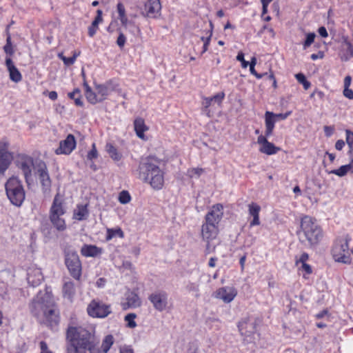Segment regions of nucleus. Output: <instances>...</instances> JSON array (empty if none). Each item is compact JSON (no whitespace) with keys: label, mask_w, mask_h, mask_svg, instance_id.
I'll use <instances>...</instances> for the list:
<instances>
[{"label":"nucleus","mask_w":353,"mask_h":353,"mask_svg":"<svg viewBox=\"0 0 353 353\" xmlns=\"http://www.w3.org/2000/svg\"><path fill=\"white\" fill-rule=\"evenodd\" d=\"M67 339L70 344L67 353H96L94 336L81 327H70L67 331Z\"/></svg>","instance_id":"nucleus-1"},{"label":"nucleus","mask_w":353,"mask_h":353,"mask_svg":"<svg viewBox=\"0 0 353 353\" xmlns=\"http://www.w3.org/2000/svg\"><path fill=\"white\" fill-rule=\"evenodd\" d=\"M31 313L40 322L50 324L58 323V316L54 307V301L51 292L46 290L40 291L30 305Z\"/></svg>","instance_id":"nucleus-2"},{"label":"nucleus","mask_w":353,"mask_h":353,"mask_svg":"<svg viewBox=\"0 0 353 353\" xmlns=\"http://www.w3.org/2000/svg\"><path fill=\"white\" fill-rule=\"evenodd\" d=\"M139 178L145 182H149L157 190L162 188L164 183L163 174L152 158L143 159L139 165Z\"/></svg>","instance_id":"nucleus-3"},{"label":"nucleus","mask_w":353,"mask_h":353,"mask_svg":"<svg viewBox=\"0 0 353 353\" xmlns=\"http://www.w3.org/2000/svg\"><path fill=\"white\" fill-rule=\"evenodd\" d=\"M298 235L302 243L307 241L309 245H314L321 241L323 232L315 219L310 216H304L301 220V230Z\"/></svg>","instance_id":"nucleus-4"},{"label":"nucleus","mask_w":353,"mask_h":353,"mask_svg":"<svg viewBox=\"0 0 353 353\" xmlns=\"http://www.w3.org/2000/svg\"><path fill=\"white\" fill-rule=\"evenodd\" d=\"M67 206L63 195L59 193L54 196L49 210V219L52 225L59 231L66 229V223L63 216L66 213Z\"/></svg>","instance_id":"nucleus-5"},{"label":"nucleus","mask_w":353,"mask_h":353,"mask_svg":"<svg viewBox=\"0 0 353 353\" xmlns=\"http://www.w3.org/2000/svg\"><path fill=\"white\" fill-rule=\"evenodd\" d=\"M8 199L12 204L20 207L26 198V192L21 181L16 176H12L5 183Z\"/></svg>","instance_id":"nucleus-6"},{"label":"nucleus","mask_w":353,"mask_h":353,"mask_svg":"<svg viewBox=\"0 0 353 353\" xmlns=\"http://www.w3.org/2000/svg\"><path fill=\"white\" fill-rule=\"evenodd\" d=\"M351 238L348 234L337 239L331 250L332 256L336 262L342 263H350L349 243Z\"/></svg>","instance_id":"nucleus-7"},{"label":"nucleus","mask_w":353,"mask_h":353,"mask_svg":"<svg viewBox=\"0 0 353 353\" xmlns=\"http://www.w3.org/2000/svg\"><path fill=\"white\" fill-rule=\"evenodd\" d=\"M16 164L23 174L26 183L30 185L32 183V170L35 171L36 161L31 157L21 154L18 156Z\"/></svg>","instance_id":"nucleus-8"},{"label":"nucleus","mask_w":353,"mask_h":353,"mask_svg":"<svg viewBox=\"0 0 353 353\" xmlns=\"http://www.w3.org/2000/svg\"><path fill=\"white\" fill-rule=\"evenodd\" d=\"M65 263L70 275L74 279L79 280L81 276V263L77 253L74 251L65 252Z\"/></svg>","instance_id":"nucleus-9"},{"label":"nucleus","mask_w":353,"mask_h":353,"mask_svg":"<svg viewBox=\"0 0 353 353\" xmlns=\"http://www.w3.org/2000/svg\"><path fill=\"white\" fill-rule=\"evenodd\" d=\"M34 172L38 175L43 192H49L51 188L52 181L46 163L41 160H36Z\"/></svg>","instance_id":"nucleus-10"},{"label":"nucleus","mask_w":353,"mask_h":353,"mask_svg":"<svg viewBox=\"0 0 353 353\" xmlns=\"http://www.w3.org/2000/svg\"><path fill=\"white\" fill-rule=\"evenodd\" d=\"M87 311L90 316L96 318H104L111 312L110 305L96 300L90 302Z\"/></svg>","instance_id":"nucleus-11"},{"label":"nucleus","mask_w":353,"mask_h":353,"mask_svg":"<svg viewBox=\"0 0 353 353\" xmlns=\"http://www.w3.org/2000/svg\"><path fill=\"white\" fill-rule=\"evenodd\" d=\"M149 300L153 307L158 311L162 312L168 305V294L164 291H157L149 296Z\"/></svg>","instance_id":"nucleus-12"},{"label":"nucleus","mask_w":353,"mask_h":353,"mask_svg":"<svg viewBox=\"0 0 353 353\" xmlns=\"http://www.w3.org/2000/svg\"><path fill=\"white\" fill-rule=\"evenodd\" d=\"M76 140L74 137L69 134L65 139L60 141L59 147L56 149L57 154H70L76 148Z\"/></svg>","instance_id":"nucleus-13"},{"label":"nucleus","mask_w":353,"mask_h":353,"mask_svg":"<svg viewBox=\"0 0 353 353\" xmlns=\"http://www.w3.org/2000/svg\"><path fill=\"white\" fill-rule=\"evenodd\" d=\"M12 158L11 154L8 151L7 143L0 142V174H3L8 168Z\"/></svg>","instance_id":"nucleus-14"},{"label":"nucleus","mask_w":353,"mask_h":353,"mask_svg":"<svg viewBox=\"0 0 353 353\" xmlns=\"http://www.w3.org/2000/svg\"><path fill=\"white\" fill-rule=\"evenodd\" d=\"M223 215V208L221 204L214 205L210 210L205 215L206 222L214 223L219 226V223L221 221Z\"/></svg>","instance_id":"nucleus-15"},{"label":"nucleus","mask_w":353,"mask_h":353,"mask_svg":"<svg viewBox=\"0 0 353 353\" xmlns=\"http://www.w3.org/2000/svg\"><path fill=\"white\" fill-rule=\"evenodd\" d=\"M256 321L250 319V318L242 319L238 325L241 335L246 337H250L256 332Z\"/></svg>","instance_id":"nucleus-16"},{"label":"nucleus","mask_w":353,"mask_h":353,"mask_svg":"<svg viewBox=\"0 0 353 353\" xmlns=\"http://www.w3.org/2000/svg\"><path fill=\"white\" fill-rule=\"evenodd\" d=\"M237 291L234 288L226 286L218 289L215 297L221 299L224 303H228L234 300Z\"/></svg>","instance_id":"nucleus-17"},{"label":"nucleus","mask_w":353,"mask_h":353,"mask_svg":"<svg viewBox=\"0 0 353 353\" xmlns=\"http://www.w3.org/2000/svg\"><path fill=\"white\" fill-rule=\"evenodd\" d=\"M219 233V226L210 222H206L202 225L201 235L203 240L209 242L214 239Z\"/></svg>","instance_id":"nucleus-18"},{"label":"nucleus","mask_w":353,"mask_h":353,"mask_svg":"<svg viewBox=\"0 0 353 353\" xmlns=\"http://www.w3.org/2000/svg\"><path fill=\"white\" fill-rule=\"evenodd\" d=\"M161 6L159 0H148L144 6L143 14L149 18H155L159 14Z\"/></svg>","instance_id":"nucleus-19"},{"label":"nucleus","mask_w":353,"mask_h":353,"mask_svg":"<svg viewBox=\"0 0 353 353\" xmlns=\"http://www.w3.org/2000/svg\"><path fill=\"white\" fill-rule=\"evenodd\" d=\"M257 143L261 145L259 149L260 152L268 155L274 154L280 150L279 148L269 142L265 136H259Z\"/></svg>","instance_id":"nucleus-20"},{"label":"nucleus","mask_w":353,"mask_h":353,"mask_svg":"<svg viewBox=\"0 0 353 353\" xmlns=\"http://www.w3.org/2000/svg\"><path fill=\"white\" fill-rule=\"evenodd\" d=\"M28 282L33 287L37 286L43 280V276L40 269L36 268H29L28 271Z\"/></svg>","instance_id":"nucleus-21"},{"label":"nucleus","mask_w":353,"mask_h":353,"mask_svg":"<svg viewBox=\"0 0 353 353\" xmlns=\"http://www.w3.org/2000/svg\"><path fill=\"white\" fill-rule=\"evenodd\" d=\"M248 213L250 216L253 219L250 222V228H252L255 225H259L261 224V221L259 219V212L261 211V207L256 203L252 202L248 205Z\"/></svg>","instance_id":"nucleus-22"},{"label":"nucleus","mask_w":353,"mask_h":353,"mask_svg":"<svg viewBox=\"0 0 353 353\" xmlns=\"http://www.w3.org/2000/svg\"><path fill=\"white\" fill-rule=\"evenodd\" d=\"M103 252V249L94 245L85 244L81 249V254L85 257H95Z\"/></svg>","instance_id":"nucleus-23"},{"label":"nucleus","mask_w":353,"mask_h":353,"mask_svg":"<svg viewBox=\"0 0 353 353\" xmlns=\"http://www.w3.org/2000/svg\"><path fill=\"white\" fill-rule=\"evenodd\" d=\"M6 65L9 71L10 79L16 83L19 82L22 79L21 74L10 58L6 59Z\"/></svg>","instance_id":"nucleus-24"},{"label":"nucleus","mask_w":353,"mask_h":353,"mask_svg":"<svg viewBox=\"0 0 353 353\" xmlns=\"http://www.w3.org/2000/svg\"><path fill=\"white\" fill-rule=\"evenodd\" d=\"M88 214L89 211L88 210V204H79L74 210L73 219L77 221L85 220L88 218Z\"/></svg>","instance_id":"nucleus-25"},{"label":"nucleus","mask_w":353,"mask_h":353,"mask_svg":"<svg viewBox=\"0 0 353 353\" xmlns=\"http://www.w3.org/2000/svg\"><path fill=\"white\" fill-rule=\"evenodd\" d=\"M276 122V119L274 118V113L267 111L265 114V137H269L272 134Z\"/></svg>","instance_id":"nucleus-26"},{"label":"nucleus","mask_w":353,"mask_h":353,"mask_svg":"<svg viewBox=\"0 0 353 353\" xmlns=\"http://www.w3.org/2000/svg\"><path fill=\"white\" fill-rule=\"evenodd\" d=\"M134 130L137 137L141 139H145L144 132L148 130L145 125L144 120L141 118H137L134 122Z\"/></svg>","instance_id":"nucleus-27"},{"label":"nucleus","mask_w":353,"mask_h":353,"mask_svg":"<svg viewBox=\"0 0 353 353\" xmlns=\"http://www.w3.org/2000/svg\"><path fill=\"white\" fill-rule=\"evenodd\" d=\"M114 343L112 335H107L102 341L101 350L96 347V353H107Z\"/></svg>","instance_id":"nucleus-28"},{"label":"nucleus","mask_w":353,"mask_h":353,"mask_svg":"<svg viewBox=\"0 0 353 353\" xmlns=\"http://www.w3.org/2000/svg\"><path fill=\"white\" fill-rule=\"evenodd\" d=\"M100 101H103L110 94L111 88L109 85L98 84L95 85Z\"/></svg>","instance_id":"nucleus-29"},{"label":"nucleus","mask_w":353,"mask_h":353,"mask_svg":"<svg viewBox=\"0 0 353 353\" xmlns=\"http://www.w3.org/2000/svg\"><path fill=\"white\" fill-rule=\"evenodd\" d=\"M343 53L341 56V59L343 61H348L353 57V46L347 41H345L343 45Z\"/></svg>","instance_id":"nucleus-30"},{"label":"nucleus","mask_w":353,"mask_h":353,"mask_svg":"<svg viewBox=\"0 0 353 353\" xmlns=\"http://www.w3.org/2000/svg\"><path fill=\"white\" fill-rule=\"evenodd\" d=\"M114 237H119L123 239L124 237V233L121 228L117 227L114 228H107L106 230V241H110Z\"/></svg>","instance_id":"nucleus-31"},{"label":"nucleus","mask_w":353,"mask_h":353,"mask_svg":"<svg viewBox=\"0 0 353 353\" xmlns=\"http://www.w3.org/2000/svg\"><path fill=\"white\" fill-rule=\"evenodd\" d=\"M63 293L65 297L71 299L75 294L74 283L71 281H67L63 287Z\"/></svg>","instance_id":"nucleus-32"},{"label":"nucleus","mask_w":353,"mask_h":353,"mask_svg":"<svg viewBox=\"0 0 353 353\" xmlns=\"http://www.w3.org/2000/svg\"><path fill=\"white\" fill-rule=\"evenodd\" d=\"M105 150L114 161H118L121 159V154L118 152L117 148L112 144L107 143Z\"/></svg>","instance_id":"nucleus-33"},{"label":"nucleus","mask_w":353,"mask_h":353,"mask_svg":"<svg viewBox=\"0 0 353 353\" xmlns=\"http://www.w3.org/2000/svg\"><path fill=\"white\" fill-rule=\"evenodd\" d=\"M127 305L128 307H135L140 305V299L137 294L134 293H130L127 296Z\"/></svg>","instance_id":"nucleus-34"},{"label":"nucleus","mask_w":353,"mask_h":353,"mask_svg":"<svg viewBox=\"0 0 353 353\" xmlns=\"http://www.w3.org/2000/svg\"><path fill=\"white\" fill-rule=\"evenodd\" d=\"M348 172H351V170L347 164L341 166L339 169L327 171L329 174H334L340 177L345 176Z\"/></svg>","instance_id":"nucleus-35"},{"label":"nucleus","mask_w":353,"mask_h":353,"mask_svg":"<svg viewBox=\"0 0 353 353\" xmlns=\"http://www.w3.org/2000/svg\"><path fill=\"white\" fill-rule=\"evenodd\" d=\"M85 94L86 99L90 103L95 104L99 102H101L97 92H94L91 90L88 92H85Z\"/></svg>","instance_id":"nucleus-36"},{"label":"nucleus","mask_w":353,"mask_h":353,"mask_svg":"<svg viewBox=\"0 0 353 353\" xmlns=\"http://www.w3.org/2000/svg\"><path fill=\"white\" fill-rule=\"evenodd\" d=\"M296 80L299 83H301L305 90H307L310 88L311 83L306 79L303 74L298 73L295 75Z\"/></svg>","instance_id":"nucleus-37"},{"label":"nucleus","mask_w":353,"mask_h":353,"mask_svg":"<svg viewBox=\"0 0 353 353\" xmlns=\"http://www.w3.org/2000/svg\"><path fill=\"white\" fill-rule=\"evenodd\" d=\"M130 200H131V196L128 191L123 190L119 193V201L121 204H127L130 201Z\"/></svg>","instance_id":"nucleus-38"},{"label":"nucleus","mask_w":353,"mask_h":353,"mask_svg":"<svg viewBox=\"0 0 353 353\" xmlns=\"http://www.w3.org/2000/svg\"><path fill=\"white\" fill-rule=\"evenodd\" d=\"M135 318L136 314L134 313H130L125 316V321L128 323V327L130 328H134L137 326V323L134 321Z\"/></svg>","instance_id":"nucleus-39"},{"label":"nucleus","mask_w":353,"mask_h":353,"mask_svg":"<svg viewBox=\"0 0 353 353\" xmlns=\"http://www.w3.org/2000/svg\"><path fill=\"white\" fill-rule=\"evenodd\" d=\"M346 134V142L350 148V151H353V132L350 130H345Z\"/></svg>","instance_id":"nucleus-40"},{"label":"nucleus","mask_w":353,"mask_h":353,"mask_svg":"<svg viewBox=\"0 0 353 353\" xmlns=\"http://www.w3.org/2000/svg\"><path fill=\"white\" fill-rule=\"evenodd\" d=\"M203 170L202 168H192L188 170V175L190 178H193L194 176H200L201 174L203 173Z\"/></svg>","instance_id":"nucleus-41"},{"label":"nucleus","mask_w":353,"mask_h":353,"mask_svg":"<svg viewBox=\"0 0 353 353\" xmlns=\"http://www.w3.org/2000/svg\"><path fill=\"white\" fill-rule=\"evenodd\" d=\"M314 33H309L307 34L306 39L303 43V48L307 49L314 42L315 38Z\"/></svg>","instance_id":"nucleus-42"},{"label":"nucleus","mask_w":353,"mask_h":353,"mask_svg":"<svg viewBox=\"0 0 353 353\" xmlns=\"http://www.w3.org/2000/svg\"><path fill=\"white\" fill-rule=\"evenodd\" d=\"M59 57L63 61L64 64L69 66L75 62V57H65L62 53L59 54Z\"/></svg>","instance_id":"nucleus-43"},{"label":"nucleus","mask_w":353,"mask_h":353,"mask_svg":"<svg viewBox=\"0 0 353 353\" xmlns=\"http://www.w3.org/2000/svg\"><path fill=\"white\" fill-rule=\"evenodd\" d=\"M3 49L5 52L10 55H12L14 52L11 43V37L10 35L7 37L6 44L5 45Z\"/></svg>","instance_id":"nucleus-44"},{"label":"nucleus","mask_w":353,"mask_h":353,"mask_svg":"<svg viewBox=\"0 0 353 353\" xmlns=\"http://www.w3.org/2000/svg\"><path fill=\"white\" fill-rule=\"evenodd\" d=\"M188 353H199V345L196 342H190L188 347Z\"/></svg>","instance_id":"nucleus-45"},{"label":"nucleus","mask_w":353,"mask_h":353,"mask_svg":"<svg viewBox=\"0 0 353 353\" xmlns=\"http://www.w3.org/2000/svg\"><path fill=\"white\" fill-rule=\"evenodd\" d=\"M224 97V92H219L210 98L213 102L216 103L218 105H220L222 103Z\"/></svg>","instance_id":"nucleus-46"},{"label":"nucleus","mask_w":353,"mask_h":353,"mask_svg":"<svg viewBox=\"0 0 353 353\" xmlns=\"http://www.w3.org/2000/svg\"><path fill=\"white\" fill-rule=\"evenodd\" d=\"M236 60L241 62V66L243 68H246L249 65V62L244 59V53L243 52H239Z\"/></svg>","instance_id":"nucleus-47"},{"label":"nucleus","mask_w":353,"mask_h":353,"mask_svg":"<svg viewBox=\"0 0 353 353\" xmlns=\"http://www.w3.org/2000/svg\"><path fill=\"white\" fill-rule=\"evenodd\" d=\"M186 288L189 292H199V285L196 283H189Z\"/></svg>","instance_id":"nucleus-48"},{"label":"nucleus","mask_w":353,"mask_h":353,"mask_svg":"<svg viewBox=\"0 0 353 353\" xmlns=\"http://www.w3.org/2000/svg\"><path fill=\"white\" fill-rule=\"evenodd\" d=\"M125 41L126 38L125 35L122 32H120L117 40V44L119 46L120 48H122L125 43Z\"/></svg>","instance_id":"nucleus-49"},{"label":"nucleus","mask_w":353,"mask_h":353,"mask_svg":"<svg viewBox=\"0 0 353 353\" xmlns=\"http://www.w3.org/2000/svg\"><path fill=\"white\" fill-rule=\"evenodd\" d=\"M213 101L210 97H203L202 105L203 106L205 111L207 112L208 108L212 104Z\"/></svg>","instance_id":"nucleus-50"},{"label":"nucleus","mask_w":353,"mask_h":353,"mask_svg":"<svg viewBox=\"0 0 353 353\" xmlns=\"http://www.w3.org/2000/svg\"><path fill=\"white\" fill-rule=\"evenodd\" d=\"M87 157L88 159L92 160L97 157V150L95 147V144L92 145V150L88 153Z\"/></svg>","instance_id":"nucleus-51"},{"label":"nucleus","mask_w":353,"mask_h":353,"mask_svg":"<svg viewBox=\"0 0 353 353\" xmlns=\"http://www.w3.org/2000/svg\"><path fill=\"white\" fill-rule=\"evenodd\" d=\"M291 114V111H289L286 113L282 114H274V118L276 119V121L279 120H285Z\"/></svg>","instance_id":"nucleus-52"},{"label":"nucleus","mask_w":353,"mask_h":353,"mask_svg":"<svg viewBox=\"0 0 353 353\" xmlns=\"http://www.w3.org/2000/svg\"><path fill=\"white\" fill-rule=\"evenodd\" d=\"M323 130H324L325 136L327 137H330L334 133V126L325 125V126H324Z\"/></svg>","instance_id":"nucleus-53"},{"label":"nucleus","mask_w":353,"mask_h":353,"mask_svg":"<svg viewBox=\"0 0 353 353\" xmlns=\"http://www.w3.org/2000/svg\"><path fill=\"white\" fill-rule=\"evenodd\" d=\"M117 8V11H118L119 17L126 15L125 7L122 3H121V2L118 3Z\"/></svg>","instance_id":"nucleus-54"},{"label":"nucleus","mask_w":353,"mask_h":353,"mask_svg":"<svg viewBox=\"0 0 353 353\" xmlns=\"http://www.w3.org/2000/svg\"><path fill=\"white\" fill-rule=\"evenodd\" d=\"M212 35V32L211 30L210 32V34L208 35V37H206L205 42L203 43L202 53H204L205 52H206L208 50V48L210 44V41Z\"/></svg>","instance_id":"nucleus-55"},{"label":"nucleus","mask_w":353,"mask_h":353,"mask_svg":"<svg viewBox=\"0 0 353 353\" xmlns=\"http://www.w3.org/2000/svg\"><path fill=\"white\" fill-rule=\"evenodd\" d=\"M40 348H41L40 353H52V351H50L48 349V345L45 341L40 342Z\"/></svg>","instance_id":"nucleus-56"},{"label":"nucleus","mask_w":353,"mask_h":353,"mask_svg":"<svg viewBox=\"0 0 353 353\" xmlns=\"http://www.w3.org/2000/svg\"><path fill=\"white\" fill-rule=\"evenodd\" d=\"M256 237L249 235L245 240L244 245L250 247L255 242Z\"/></svg>","instance_id":"nucleus-57"},{"label":"nucleus","mask_w":353,"mask_h":353,"mask_svg":"<svg viewBox=\"0 0 353 353\" xmlns=\"http://www.w3.org/2000/svg\"><path fill=\"white\" fill-rule=\"evenodd\" d=\"M343 93V95L346 98H347L349 99H353V90L352 89H350V88H344Z\"/></svg>","instance_id":"nucleus-58"},{"label":"nucleus","mask_w":353,"mask_h":353,"mask_svg":"<svg viewBox=\"0 0 353 353\" xmlns=\"http://www.w3.org/2000/svg\"><path fill=\"white\" fill-rule=\"evenodd\" d=\"M102 14L103 12L101 10H97V16L94 18V21H97L98 23H101L103 21Z\"/></svg>","instance_id":"nucleus-59"},{"label":"nucleus","mask_w":353,"mask_h":353,"mask_svg":"<svg viewBox=\"0 0 353 353\" xmlns=\"http://www.w3.org/2000/svg\"><path fill=\"white\" fill-rule=\"evenodd\" d=\"M301 269L304 270L307 274L312 273V268L310 265L306 263H303L301 264Z\"/></svg>","instance_id":"nucleus-60"},{"label":"nucleus","mask_w":353,"mask_h":353,"mask_svg":"<svg viewBox=\"0 0 353 353\" xmlns=\"http://www.w3.org/2000/svg\"><path fill=\"white\" fill-rule=\"evenodd\" d=\"M79 93H81L80 90L77 88L73 92L68 93V97L74 100L78 95H79Z\"/></svg>","instance_id":"nucleus-61"},{"label":"nucleus","mask_w":353,"mask_h":353,"mask_svg":"<svg viewBox=\"0 0 353 353\" xmlns=\"http://www.w3.org/2000/svg\"><path fill=\"white\" fill-rule=\"evenodd\" d=\"M345 145V142L343 140H338L335 143V148L337 150H341Z\"/></svg>","instance_id":"nucleus-62"},{"label":"nucleus","mask_w":353,"mask_h":353,"mask_svg":"<svg viewBox=\"0 0 353 353\" xmlns=\"http://www.w3.org/2000/svg\"><path fill=\"white\" fill-rule=\"evenodd\" d=\"M319 34L322 37H327L328 36V34H327V30L325 27H320L319 28Z\"/></svg>","instance_id":"nucleus-63"},{"label":"nucleus","mask_w":353,"mask_h":353,"mask_svg":"<svg viewBox=\"0 0 353 353\" xmlns=\"http://www.w3.org/2000/svg\"><path fill=\"white\" fill-rule=\"evenodd\" d=\"M97 30H98V28H97L90 26L88 28V35H89L90 37H94V35L96 34V32H97Z\"/></svg>","instance_id":"nucleus-64"}]
</instances>
